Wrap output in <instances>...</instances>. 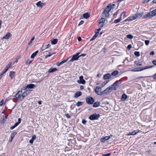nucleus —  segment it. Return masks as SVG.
I'll return each mask as SVG.
<instances>
[{"instance_id": "obj_55", "label": "nucleus", "mask_w": 156, "mask_h": 156, "mask_svg": "<svg viewBox=\"0 0 156 156\" xmlns=\"http://www.w3.org/2000/svg\"><path fill=\"white\" fill-rule=\"evenodd\" d=\"M32 62L31 61H30V60H28L27 61V64H30Z\"/></svg>"}, {"instance_id": "obj_44", "label": "nucleus", "mask_w": 156, "mask_h": 156, "mask_svg": "<svg viewBox=\"0 0 156 156\" xmlns=\"http://www.w3.org/2000/svg\"><path fill=\"white\" fill-rule=\"evenodd\" d=\"M154 16H156V9L153 10L152 12Z\"/></svg>"}, {"instance_id": "obj_53", "label": "nucleus", "mask_w": 156, "mask_h": 156, "mask_svg": "<svg viewBox=\"0 0 156 156\" xmlns=\"http://www.w3.org/2000/svg\"><path fill=\"white\" fill-rule=\"evenodd\" d=\"M96 37H97L96 36H95L94 35L92 38L90 40V41H91L94 40Z\"/></svg>"}, {"instance_id": "obj_43", "label": "nucleus", "mask_w": 156, "mask_h": 156, "mask_svg": "<svg viewBox=\"0 0 156 156\" xmlns=\"http://www.w3.org/2000/svg\"><path fill=\"white\" fill-rule=\"evenodd\" d=\"M4 100L3 99H2L0 102V106H2L4 104Z\"/></svg>"}, {"instance_id": "obj_15", "label": "nucleus", "mask_w": 156, "mask_h": 156, "mask_svg": "<svg viewBox=\"0 0 156 156\" xmlns=\"http://www.w3.org/2000/svg\"><path fill=\"white\" fill-rule=\"evenodd\" d=\"M35 85L34 84H27V86H25V89L27 88L31 89L34 87Z\"/></svg>"}, {"instance_id": "obj_36", "label": "nucleus", "mask_w": 156, "mask_h": 156, "mask_svg": "<svg viewBox=\"0 0 156 156\" xmlns=\"http://www.w3.org/2000/svg\"><path fill=\"white\" fill-rule=\"evenodd\" d=\"M34 37H33L30 40V41L28 42V44L29 45H30V44H32V41H33L34 40Z\"/></svg>"}, {"instance_id": "obj_14", "label": "nucleus", "mask_w": 156, "mask_h": 156, "mask_svg": "<svg viewBox=\"0 0 156 156\" xmlns=\"http://www.w3.org/2000/svg\"><path fill=\"white\" fill-rule=\"evenodd\" d=\"M137 18H136L135 15H134V16H130V17H128L127 19L125 20V21H132L133 20H135Z\"/></svg>"}, {"instance_id": "obj_39", "label": "nucleus", "mask_w": 156, "mask_h": 156, "mask_svg": "<svg viewBox=\"0 0 156 156\" xmlns=\"http://www.w3.org/2000/svg\"><path fill=\"white\" fill-rule=\"evenodd\" d=\"M68 59H69V58H67L66 59H64V60H63V61H62L61 62H60V64H62L66 62L68 60Z\"/></svg>"}, {"instance_id": "obj_26", "label": "nucleus", "mask_w": 156, "mask_h": 156, "mask_svg": "<svg viewBox=\"0 0 156 156\" xmlns=\"http://www.w3.org/2000/svg\"><path fill=\"white\" fill-rule=\"evenodd\" d=\"M119 73V72L118 71H114V72H112L111 74V76H116L117 75H118V74Z\"/></svg>"}, {"instance_id": "obj_61", "label": "nucleus", "mask_w": 156, "mask_h": 156, "mask_svg": "<svg viewBox=\"0 0 156 156\" xmlns=\"http://www.w3.org/2000/svg\"><path fill=\"white\" fill-rule=\"evenodd\" d=\"M21 119L20 118H19L18 119V122H17L19 124L21 122Z\"/></svg>"}, {"instance_id": "obj_24", "label": "nucleus", "mask_w": 156, "mask_h": 156, "mask_svg": "<svg viewBox=\"0 0 156 156\" xmlns=\"http://www.w3.org/2000/svg\"><path fill=\"white\" fill-rule=\"evenodd\" d=\"M135 15L136 17V18H138L141 17L143 15V13H136L135 14Z\"/></svg>"}, {"instance_id": "obj_60", "label": "nucleus", "mask_w": 156, "mask_h": 156, "mask_svg": "<svg viewBox=\"0 0 156 156\" xmlns=\"http://www.w3.org/2000/svg\"><path fill=\"white\" fill-rule=\"evenodd\" d=\"M152 63L154 65H156V60H153L152 61Z\"/></svg>"}, {"instance_id": "obj_31", "label": "nucleus", "mask_w": 156, "mask_h": 156, "mask_svg": "<svg viewBox=\"0 0 156 156\" xmlns=\"http://www.w3.org/2000/svg\"><path fill=\"white\" fill-rule=\"evenodd\" d=\"M126 12H122L121 14L120 17H121V19H124L125 17V16L126 15Z\"/></svg>"}, {"instance_id": "obj_62", "label": "nucleus", "mask_w": 156, "mask_h": 156, "mask_svg": "<svg viewBox=\"0 0 156 156\" xmlns=\"http://www.w3.org/2000/svg\"><path fill=\"white\" fill-rule=\"evenodd\" d=\"M154 54V52L153 51H151L150 53V55H153Z\"/></svg>"}, {"instance_id": "obj_37", "label": "nucleus", "mask_w": 156, "mask_h": 156, "mask_svg": "<svg viewBox=\"0 0 156 156\" xmlns=\"http://www.w3.org/2000/svg\"><path fill=\"white\" fill-rule=\"evenodd\" d=\"M126 37L129 39H132L133 38V36L131 34H128L126 36Z\"/></svg>"}, {"instance_id": "obj_25", "label": "nucleus", "mask_w": 156, "mask_h": 156, "mask_svg": "<svg viewBox=\"0 0 156 156\" xmlns=\"http://www.w3.org/2000/svg\"><path fill=\"white\" fill-rule=\"evenodd\" d=\"M29 91L28 90H27L23 92L22 94V95L24 97H25L28 94H29Z\"/></svg>"}, {"instance_id": "obj_22", "label": "nucleus", "mask_w": 156, "mask_h": 156, "mask_svg": "<svg viewBox=\"0 0 156 156\" xmlns=\"http://www.w3.org/2000/svg\"><path fill=\"white\" fill-rule=\"evenodd\" d=\"M11 35V34L9 32L5 36L3 37V39H8L10 37Z\"/></svg>"}, {"instance_id": "obj_58", "label": "nucleus", "mask_w": 156, "mask_h": 156, "mask_svg": "<svg viewBox=\"0 0 156 156\" xmlns=\"http://www.w3.org/2000/svg\"><path fill=\"white\" fill-rule=\"evenodd\" d=\"M34 140L32 139V138L30 140L29 142L30 144H33L34 142Z\"/></svg>"}, {"instance_id": "obj_7", "label": "nucleus", "mask_w": 156, "mask_h": 156, "mask_svg": "<svg viewBox=\"0 0 156 156\" xmlns=\"http://www.w3.org/2000/svg\"><path fill=\"white\" fill-rule=\"evenodd\" d=\"M80 54V52L77 53L76 55H73L71 58L69 60L70 62H73L74 60H76L78 59L79 57V55Z\"/></svg>"}, {"instance_id": "obj_6", "label": "nucleus", "mask_w": 156, "mask_h": 156, "mask_svg": "<svg viewBox=\"0 0 156 156\" xmlns=\"http://www.w3.org/2000/svg\"><path fill=\"white\" fill-rule=\"evenodd\" d=\"M86 101L88 104L91 105L94 102V99L91 97H89L86 98Z\"/></svg>"}, {"instance_id": "obj_9", "label": "nucleus", "mask_w": 156, "mask_h": 156, "mask_svg": "<svg viewBox=\"0 0 156 156\" xmlns=\"http://www.w3.org/2000/svg\"><path fill=\"white\" fill-rule=\"evenodd\" d=\"M11 65L12 63L11 62H9L5 68V69L3 70L2 74H4L8 70L9 68L11 67Z\"/></svg>"}, {"instance_id": "obj_3", "label": "nucleus", "mask_w": 156, "mask_h": 156, "mask_svg": "<svg viewBox=\"0 0 156 156\" xmlns=\"http://www.w3.org/2000/svg\"><path fill=\"white\" fill-rule=\"evenodd\" d=\"M109 6H107L104 9L103 13L105 16V17H108L109 15V12L110 11Z\"/></svg>"}, {"instance_id": "obj_45", "label": "nucleus", "mask_w": 156, "mask_h": 156, "mask_svg": "<svg viewBox=\"0 0 156 156\" xmlns=\"http://www.w3.org/2000/svg\"><path fill=\"white\" fill-rule=\"evenodd\" d=\"M119 10H118L116 11V12L114 14L113 16L114 17H116L118 14V12L119 11Z\"/></svg>"}, {"instance_id": "obj_23", "label": "nucleus", "mask_w": 156, "mask_h": 156, "mask_svg": "<svg viewBox=\"0 0 156 156\" xmlns=\"http://www.w3.org/2000/svg\"><path fill=\"white\" fill-rule=\"evenodd\" d=\"M90 16V14L89 13H86L83 14V18L85 19H87Z\"/></svg>"}, {"instance_id": "obj_59", "label": "nucleus", "mask_w": 156, "mask_h": 156, "mask_svg": "<svg viewBox=\"0 0 156 156\" xmlns=\"http://www.w3.org/2000/svg\"><path fill=\"white\" fill-rule=\"evenodd\" d=\"M36 138V136L35 135H33L32 137V139H33V140H34Z\"/></svg>"}, {"instance_id": "obj_46", "label": "nucleus", "mask_w": 156, "mask_h": 156, "mask_svg": "<svg viewBox=\"0 0 156 156\" xmlns=\"http://www.w3.org/2000/svg\"><path fill=\"white\" fill-rule=\"evenodd\" d=\"M149 42L150 41L149 40H146L145 41V43L146 45H147L149 44Z\"/></svg>"}, {"instance_id": "obj_54", "label": "nucleus", "mask_w": 156, "mask_h": 156, "mask_svg": "<svg viewBox=\"0 0 156 156\" xmlns=\"http://www.w3.org/2000/svg\"><path fill=\"white\" fill-rule=\"evenodd\" d=\"M131 48H132V46H131V44L128 45L127 47V49L129 50Z\"/></svg>"}, {"instance_id": "obj_17", "label": "nucleus", "mask_w": 156, "mask_h": 156, "mask_svg": "<svg viewBox=\"0 0 156 156\" xmlns=\"http://www.w3.org/2000/svg\"><path fill=\"white\" fill-rule=\"evenodd\" d=\"M82 93L80 91H77L75 94L74 97L75 98H77L79 96H81L82 95Z\"/></svg>"}, {"instance_id": "obj_35", "label": "nucleus", "mask_w": 156, "mask_h": 156, "mask_svg": "<svg viewBox=\"0 0 156 156\" xmlns=\"http://www.w3.org/2000/svg\"><path fill=\"white\" fill-rule=\"evenodd\" d=\"M83 104V102L80 101H78V102L76 104V105L77 107H79L81 105Z\"/></svg>"}, {"instance_id": "obj_1", "label": "nucleus", "mask_w": 156, "mask_h": 156, "mask_svg": "<svg viewBox=\"0 0 156 156\" xmlns=\"http://www.w3.org/2000/svg\"><path fill=\"white\" fill-rule=\"evenodd\" d=\"M100 116L99 114H94L89 117V119L91 120H97Z\"/></svg>"}, {"instance_id": "obj_41", "label": "nucleus", "mask_w": 156, "mask_h": 156, "mask_svg": "<svg viewBox=\"0 0 156 156\" xmlns=\"http://www.w3.org/2000/svg\"><path fill=\"white\" fill-rule=\"evenodd\" d=\"M105 21V19L104 18H101L100 20V22H103L104 23Z\"/></svg>"}, {"instance_id": "obj_57", "label": "nucleus", "mask_w": 156, "mask_h": 156, "mask_svg": "<svg viewBox=\"0 0 156 156\" xmlns=\"http://www.w3.org/2000/svg\"><path fill=\"white\" fill-rule=\"evenodd\" d=\"M52 55V54H49L48 55H47L45 56V58H47L50 57Z\"/></svg>"}, {"instance_id": "obj_49", "label": "nucleus", "mask_w": 156, "mask_h": 156, "mask_svg": "<svg viewBox=\"0 0 156 156\" xmlns=\"http://www.w3.org/2000/svg\"><path fill=\"white\" fill-rule=\"evenodd\" d=\"M65 116L67 118H71V116L69 115L68 113L65 114Z\"/></svg>"}, {"instance_id": "obj_5", "label": "nucleus", "mask_w": 156, "mask_h": 156, "mask_svg": "<svg viewBox=\"0 0 156 156\" xmlns=\"http://www.w3.org/2000/svg\"><path fill=\"white\" fill-rule=\"evenodd\" d=\"M153 66H146L144 67H142V68L141 69H140L139 70H135L136 69H133L132 70V71H133V72L142 71L144 70H145V69H147L151 68L152 67H153Z\"/></svg>"}, {"instance_id": "obj_64", "label": "nucleus", "mask_w": 156, "mask_h": 156, "mask_svg": "<svg viewBox=\"0 0 156 156\" xmlns=\"http://www.w3.org/2000/svg\"><path fill=\"white\" fill-rule=\"evenodd\" d=\"M99 34V32H96V33L94 35L95 36H96L97 37L98 36V35Z\"/></svg>"}, {"instance_id": "obj_52", "label": "nucleus", "mask_w": 156, "mask_h": 156, "mask_svg": "<svg viewBox=\"0 0 156 156\" xmlns=\"http://www.w3.org/2000/svg\"><path fill=\"white\" fill-rule=\"evenodd\" d=\"M150 0H144V1L142 2L143 4H144L145 3L148 2Z\"/></svg>"}, {"instance_id": "obj_30", "label": "nucleus", "mask_w": 156, "mask_h": 156, "mask_svg": "<svg viewBox=\"0 0 156 156\" xmlns=\"http://www.w3.org/2000/svg\"><path fill=\"white\" fill-rule=\"evenodd\" d=\"M107 6H109V8L110 9V10H111L112 9H113L115 8V4H113L112 5H111V4H109Z\"/></svg>"}, {"instance_id": "obj_4", "label": "nucleus", "mask_w": 156, "mask_h": 156, "mask_svg": "<svg viewBox=\"0 0 156 156\" xmlns=\"http://www.w3.org/2000/svg\"><path fill=\"white\" fill-rule=\"evenodd\" d=\"M113 90H114V89L113 88V87H112V86H109L102 92L101 93V95H103V94H106Z\"/></svg>"}, {"instance_id": "obj_42", "label": "nucleus", "mask_w": 156, "mask_h": 156, "mask_svg": "<svg viewBox=\"0 0 156 156\" xmlns=\"http://www.w3.org/2000/svg\"><path fill=\"white\" fill-rule=\"evenodd\" d=\"M104 24V23L101 22H99V25L101 27H103Z\"/></svg>"}, {"instance_id": "obj_40", "label": "nucleus", "mask_w": 156, "mask_h": 156, "mask_svg": "<svg viewBox=\"0 0 156 156\" xmlns=\"http://www.w3.org/2000/svg\"><path fill=\"white\" fill-rule=\"evenodd\" d=\"M24 98V97H23V96L22 95V94H20V97L18 98L19 100H23V99Z\"/></svg>"}, {"instance_id": "obj_33", "label": "nucleus", "mask_w": 156, "mask_h": 156, "mask_svg": "<svg viewBox=\"0 0 156 156\" xmlns=\"http://www.w3.org/2000/svg\"><path fill=\"white\" fill-rule=\"evenodd\" d=\"M122 19H121V17H120V18L117 19L115 20H114V22L115 23H117L119 22Z\"/></svg>"}, {"instance_id": "obj_12", "label": "nucleus", "mask_w": 156, "mask_h": 156, "mask_svg": "<svg viewBox=\"0 0 156 156\" xmlns=\"http://www.w3.org/2000/svg\"><path fill=\"white\" fill-rule=\"evenodd\" d=\"M140 131V130H134L133 132H129L128 134H127V136H130V135H135L139 132Z\"/></svg>"}, {"instance_id": "obj_11", "label": "nucleus", "mask_w": 156, "mask_h": 156, "mask_svg": "<svg viewBox=\"0 0 156 156\" xmlns=\"http://www.w3.org/2000/svg\"><path fill=\"white\" fill-rule=\"evenodd\" d=\"M45 3H42L41 1H40L38 2L36 4V5L37 6L42 8L43 6L45 5Z\"/></svg>"}, {"instance_id": "obj_56", "label": "nucleus", "mask_w": 156, "mask_h": 156, "mask_svg": "<svg viewBox=\"0 0 156 156\" xmlns=\"http://www.w3.org/2000/svg\"><path fill=\"white\" fill-rule=\"evenodd\" d=\"M83 23H84V21L83 20H81L79 23L78 24V26H80V25L82 24H83Z\"/></svg>"}, {"instance_id": "obj_27", "label": "nucleus", "mask_w": 156, "mask_h": 156, "mask_svg": "<svg viewBox=\"0 0 156 156\" xmlns=\"http://www.w3.org/2000/svg\"><path fill=\"white\" fill-rule=\"evenodd\" d=\"M134 63L136 64L137 66H141L142 65V62L135 61Z\"/></svg>"}, {"instance_id": "obj_29", "label": "nucleus", "mask_w": 156, "mask_h": 156, "mask_svg": "<svg viewBox=\"0 0 156 156\" xmlns=\"http://www.w3.org/2000/svg\"><path fill=\"white\" fill-rule=\"evenodd\" d=\"M38 52V51H36L33 53L31 56V58H33L36 56L37 53Z\"/></svg>"}, {"instance_id": "obj_20", "label": "nucleus", "mask_w": 156, "mask_h": 156, "mask_svg": "<svg viewBox=\"0 0 156 156\" xmlns=\"http://www.w3.org/2000/svg\"><path fill=\"white\" fill-rule=\"evenodd\" d=\"M22 93V91H21L20 90L18 91L17 93L15 95V97L17 98H19Z\"/></svg>"}, {"instance_id": "obj_10", "label": "nucleus", "mask_w": 156, "mask_h": 156, "mask_svg": "<svg viewBox=\"0 0 156 156\" xmlns=\"http://www.w3.org/2000/svg\"><path fill=\"white\" fill-rule=\"evenodd\" d=\"M154 16L152 12H151L143 16V18L145 19L148 18H151Z\"/></svg>"}, {"instance_id": "obj_28", "label": "nucleus", "mask_w": 156, "mask_h": 156, "mask_svg": "<svg viewBox=\"0 0 156 156\" xmlns=\"http://www.w3.org/2000/svg\"><path fill=\"white\" fill-rule=\"evenodd\" d=\"M100 105V103L98 102H96L94 103L93 105L94 107H98Z\"/></svg>"}, {"instance_id": "obj_51", "label": "nucleus", "mask_w": 156, "mask_h": 156, "mask_svg": "<svg viewBox=\"0 0 156 156\" xmlns=\"http://www.w3.org/2000/svg\"><path fill=\"white\" fill-rule=\"evenodd\" d=\"M111 154V153H108L105 154H103L102 155V156H109Z\"/></svg>"}, {"instance_id": "obj_50", "label": "nucleus", "mask_w": 156, "mask_h": 156, "mask_svg": "<svg viewBox=\"0 0 156 156\" xmlns=\"http://www.w3.org/2000/svg\"><path fill=\"white\" fill-rule=\"evenodd\" d=\"M6 119V116H4L3 117V118H2V122L3 123H4L5 121V120Z\"/></svg>"}, {"instance_id": "obj_16", "label": "nucleus", "mask_w": 156, "mask_h": 156, "mask_svg": "<svg viewBox=\"0 0 156 156\" xmlns=\"http://www.w3.org/2000/svg\"><path fill=\"white\" fill-rule=\"evenodd\" d=\"M58 69L56 68H51L48 70V73H51L57 71Z\"/></svg>"}, {"instance_id": "obj_8", "label": "nucleus", "mask_w": 156, "mask_h": 156, "mask_svg": "<svg viewBox=\"0 0 156 156\" xmlns=\"http://www.w3.org/2000/svg\"><path fill=\"white\" fill-rule=\"evenodd\" d=\"M79 80H77V83H79L84 84L85 83V81L83 79V76H82L79 77Z\"/></svg>"}, {"instance_id": "obj_48", "label": "nucleus", "mask_w": 156, "mask_h": 156, "mask_svg": "<svg viewBox=\"0 0 156 156\" xmlns=\"http://www.w3.org/2000/svg\"><path fill=\"white\" fill-rule=\"evenodd\" d=\"M109 139V137H108V136H106L103 138V140L105 141V140H108Z\"/></svg>"}, {"instance_id": "obj_19", "label": "nucleus", "mask_w": 156, "mask_h": 156, "mask_svg": "<svg viewBox=\"0 0 156 156\" xmlns=\"http://www.w3.org/2000/svg\"><path fill=\"white\" fill-rule=\"evenodd\" d=\"M101 88L100 87L97 86L95 88V91L96 94H98V93L101 91Z\"/></svg>"}, {"instance_id": "obj_18", "label": "nucleus", "mask_w": 156, "mask_h": 156, "mask_svg": "<svg viewBox=\"0 0 156 156\" xmlns=\"http://www.w3.org/2000/svg\"><path fill=\"white\" fill-rule=\"evenodd\" d=\"M127 98V96L126 94H123L122 96V98L121 100L122 101H125Z\"/></svg>"}, {"instance_id": "obj_38", "label": "nucleus", "mask_w": 156, "mask_h": 156, "mask_svg": "<svg viewBox=\"0 0 156 156\" xmlns=\"http://www.w3.org/2000/svg\"><path fill=\"white\" fill-rule=\"evenodd\" d=\"M134 53L135 55L136 56H139L140 55V53L139 51H136Z\"/></svg>"}, {"instance_id": "obj_2", "label": "nucleus", "mask_w": 156, "mask_h": 156, "mask_svg": "<svg viewBox=\"0 0 156 156\" xmlns=\"http://www.w3.org/2000/svg\"><path fill=\"white\" fill-rule=\"evenodd\" d=\"M122 81L121 80H119L116 81L115 82L113 83V85L112 86L113 87V88L114 90H116L117 87H119V85L121 83Z\"/></svg>"}, {"instance_id": "obj_47", "label": "nucleus", "mask_w": 156, "mask_h": 156, "mask_svg": "<svg viewBox=\"0 0 156 156\" xmlns=\"http://www.w3.org/2000/svg\"><path fill=\"white\" fill-rule=\"evenodd\" d=\"M154 79L156 80V73L151 76Z\"/></svg>"}, {"instance_id": "obj_13", "label": "nucleus", "mask_w": 156, "mask_h": 156, "mask_svg": "<svg viewBox=\"0 0 156 156\" xmlns=\"http://www.w3.org/2000/svg\"><path fill=\"white\" fill-rule=\"evenodd\" d=\"M103 78L105 80L108 79L110 78H111V75L110 74L107 73L104 76Z\"/></svg>"}, {"instance_id": "obj_21", "label": "nucleus", "mask_w": 156, "mask_h": 156, "mask_svg": "<svg viewBox=\"0 0 156 156\" xmlns=\"http://www.w3.org/2000/svg\"><path fill=\"white\" fill-rule=\"evenodd\" d=\"M58 42V40L56 39H53L51 40V43L52 44H55Z\"/></svg>"}, {"instance_id": "obj_63", "label": "nucleus", "mask_w": 156, "mask_h": 156, "mask_svg": "<svg viewBox=\"0 0 156 156\" xmlns=\"http://www.w3.org/2000/svg\"><path fill=\"white\" fill-rule=\"evenodd\" d=\"M19 124L17 123V122H16V123H15V124L14 125V126L16 127L17 126H18V125Z\"/></svg>"}, {"instance_id": "obj_34", "label": "nucleus", "mask_w": 156, "mask_h": 156, "mask_svg": "<svg viewBox=\"0 0 156 156\" xmlns=\"http://www.w3.org/2000/svg\"><path fill=\"white\" fill-rule=\"evenodd\" d=\"M17 132L15 131H13L11 133V136L14 137L15 135L16 134Z\"/></svg>"}, {"instance_id": "obj_32", "label": "nucleus", "mask_w": 156, "mask_h": 156, "mask_svg": "<svg viewBox=\"0 0 156 156\" xmlns=\"http://www.w3.org/2000/svg\"><path fill=\"white\" fill-rule=\"evenodd\" d=\"M15 75V73L13 71H11L10 72L9 74V76L10 77L12 78Z\"/></svg>"}]
</instances>
